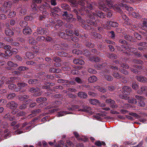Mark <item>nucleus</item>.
<instances>
[{"label":"nucleus","mask_w":147,"mask_h":147,"mask_svg":"<svg viewBox=\"0 0 147 147\" xmlns=\"http://www.w3.org/2000/svg\"><path fill=\"white\" fill-rule=\"evenodd\" d=\"M107 5L110 9L113 8L116 11L119 13L121 12V8L124 10H126L129 11H132L133 10L132 7H130L127 5L124 4L122 3H121L119 5L118 4H116L113 5L112 2L111 1H107V5L103 3H100L99 6V8L104 11L107 12V17H110L112 16V13L109 9L107 7Z\"/></svg>","instance_id":"f257e3e1"},{"label":"nucleus","mask_w":147,"mask_h":147,"mask_svg":"<svg viewBox=\"0 0 147 147\" xmlns=\"http://www.w3.org/2000/svg\"><path fill=\"white\" fill-rule=\"evenodd\" d=\"M11 82L9 84H10L9 86L8 87L9 89L11 90H14V91L15 92H18L19 91L20 89H22V87H26L27 86V84L25 83H18V87L16 88V85L13 84L11 83H13L15 82V78L14 77H11Z\"/></svg>","instance_id":"f03ea898"},{"label":"nucleus","mask_w":147,"mask_h":147,"mask_svg":"<svg viewBox=\"0 0 147 147\" xmlns=\"http://www.w3.org/2000/svg\"><path fill=\"white\" fill-rule=\"evenodd\" d=\"M62 103L60 101H56L54 103H51L52 105L51 106H49L46 107V109H50L51 108H55L54 109H51L49 111V113H51L54 112L55 111H57L59 110L60 109L59 108H57Z\"/></svg>","instance_id":"7ed1b4c3"},{"label":"nucleus","mask_w":147,"mask_h":147,"mask_svg":"<svg viewBox=\"0 0 147 147\" xmlns=\"http://www.w3.org/2000/svg\"><path fill=\"white\" fill-rule=\"evenodd\" d=\"M90 13V12L88 16L91 19H94L95 18V17H96L97 16L100 18H103L104 17V15L103 13L100 11H99L98 12L97 11H96V13Z\"/></svg>","instance_id":"20e7f679"},{"label":"nucleus","mask_w":147,"mask_h":147,"mask_svg":"<svg viewBox=\"0 0 147 147\" xmlns=\"http://www.w3.org/2000/svg\"><path fill=\"white\" fill-rule=\"evenodd\" d=\"M123 46L124 47V50H126L127 51H128L129 52H132L138 57H140L141 56V55L139 53L137 52V50L136 49L131 47L129 48L128 47V45H127V47L125 46H123Z\"/></svg>","instance_id":"39448f33"},{"label":"nucleus","mask_w":147,"mask_h":147,"mask_svg":"<svg viewBox=\"0 0 147 147\" xmlns=\"http://www.w3.org/2000/svg\"><path fill=\"white\" fill-rule=\"evenodd\" d=\"M11 3L9 1H5L4 2L3 5L4 9H2L0 7V11H2L5 13H6L7 10H9V9L11 7Z\"/></svg>","instance_id":"423d86ee"},{"label":"nucleus","mask_w":147,"mask_h":147,"mask_svg":"<svg viewBox=\"0 0 147 147\" xmlns=\"http://www.w3.org/2000/svg\"><path fill=\"white\" fill-rule=\"evenodd\" d=\"M123 95L127 96L129 95L130 93L131 89V88L128 86H125L123 87L122 88Z\"/></svg>","instance_id":"0eeeda50"},{"label":"nucleus","mask_w":147,"mask_h":147,"mask_svg":"<svg viewBox=\"0 0 147 147\" xmlns=\"http://www.w3.org/2000/svg\"><path fill=\"white\" fill-rule=\"evenodd\" d=\"M119 96L121 98L125 100H128V101L129 103H132L134 104H136L137 103V101L135 99H134L132 98L129 99V97L128 96L123 95L122 94H120L119 95Z\"/></svg>","instance_id":"6e6552de"},{"label":"nucleus","mask_w":147,"mask_h":147,"mask_svg":"<svg viewBox=\"0 0 147 147\" xmlns=\"http://www.w3.org/2000/svg\"><path fill=\"white\" fill-rule=\"evenodd\" d=\"M58 82L59 83H66V84H63V86L64 87H69V84L71 85H74L75 84V82L74 81H71L69 82H68L67 80H58Z\"/></svg>","instance_id":"1a4fd4ad"},{"label":"nucleus","mask_w":147,"mask_h":147,"mask_svg":"<svg viewBox=\"0 0 147 147\" xmlns=\"http://www.w3.org/2000/svg\"><path fill=\"white\" fill-rule=\"evenodd\" d=\"M0 79L1 78H0ZM11 78L8 79L4 77H2L1 78V80H0V87H1L2 85L4 82H5L7 84H8L11 82Z\"/></svg>","instance_id":"9d476101"},{"label":"nucleus","mask_w":147,"mask_h":147,"mask_svg":"<svg viewBox=\"0 0 147 147\" xmlns=\"http://www.w3.org/2000/svg\"><path fill=\"white\" fill-rule=\"evenodd\" d=\"M136 98L138 100L139 106L143 107L145 106V102L143 101L144 100V98L143 97L140 96H136Z\"/></svg>","instance_id":"9b49d317"},{"label":"nucleus","mask_w":147,"mask_h":147,"mask_svg":"<svg viewBox=\"0 0 147 147\" xmlns=\"http://www.w3.org/2000/svg\"><path fill=\"white\" fill-rule=\"evenodd\" d=\"M18 106V104L14 101L9 102L7 105V107H9L11 109H15Z\"/></svg>","instance_id":"f8f14e48"},{"label":"nucleus","mask_w":147,"mask_h":147,"mask_svg":"<svg viewBox=\"0 0 147 147\" xmlns=\"http://www.w3.org/2000/svg\"><path fill=\"white\" fill-rule=\"evenodd\" d=\"M113 76L114 77L117 79L121 78L122 81L124 83H125L127 82L126 80H124L125 77L122 76H121L118 72H114Z\"/></svg>","instance_id":"ddd939ff"},{"label":"nucleus","mask_w":147,"mask_h":147,"mask_svg":"<svg viewBox=\"0 0 147 147\" xmlns=\"http://www.w3.org/2000/svg\"><path fill=\"white\" fill-rule=\"evenodd\" d=\"M106 102L110 105L111 107L112 108H117V105H115V101L110 99H107L106 100Z\"/></svg>","instance_id":"4468645a"},{"label":"nucleus","mask_w":147,"mask_h":147,"mask_svg":"<svg viewBox=\"0 0 147 147\" xmlns=\"http://www.w3.org/2000/svg\"><path fill=\"white\" fill-rule=\"evenodd\" d=\"M63 16L64 18L67 22L70 21V20L73 17V16L72 14H68L67 11L64 12Z\"/></svg>","instance_id":"2eb2a0df"},{"label":"nucleus","mask_w":147,"mask_h":147,"mask_svg":"<svg viewBox=\"0 0 147 147\" xmlns=\"http://www.w3.org/2000/svg\"><path fill=\"white\" fill-rule=\"evenodd\" d=\"M37 32L39 34H45L46 35H47L48 34V30L46 29H43L41 28H38Z\"/></svg>","instance_id":"dca6fc26"},{"label":"nucleus","mask_w":147,"mask_h":147,"mask_svg":"<svg viewBox=\"0 0 147 147\" xmlns=\"http://www.w3.org/2000/svg\"><path fill=\"white\" fill-rule=\"evenodd\" d=\"M53 60L54 61L56 62V63H54V66L56 67H59L61 65V59L59 57H54L53 59Z\"/></svg>","instance_id":"f3484780"},{"label":"nucleus","mask_w":147,"mask_h":147,"mask_svg":"<svg viewBox=\"0 0 147 147\" xmlns=\"http://www.w3.org/2000/svg\"><path fill=\"white\" fill-rule=\"evenodd\" d=\"M38 17V15L36 14H32L31 16H28L25 17L24 20L26 21L31 20L33 18H37Z\"/></svg>","instance_id":"a211bd4d"},{"label":"nucleus","mask_w":147,"mask_h":147,"mask_svg":"<svg viewBox=\"0 0 147 147\" xmlns=\"http://www.w3.org/2000/svg\"><path fill=\"white\" fill-rule=\"evenodd\" d=\"M74 134L75 136V137L77 138L78 140H81L84 141V142H86L88 140L87 138L84 136L82 137V138H80L79 137V135L76 132H74Z\"/></svg>","instance_id":"6ab92c4d"},{"label":"nucleus","mask_w":147,"mask_h":147,"mask_svg":"<svg viewBox=\"0 0 147 147\" xmlns=\"http://www.w3.org/2000/svg\"><path fill=\"white\" fill-rule=\"evenodd\" d=\"M137 80L140 82L144 83L147 81V79L145 77L142 76H137L136 77Z\"/></svg>","instance_id":"aec40b11"},{"label":"nucleus","mask_w":147,"mask_h":147,"mask_svg":"<svg viewBox=\"0 0 147 147\" xmlns=\"http://www.w3.org/2000/svg\"><path fill=\"white\" fill-rule=\"evenodd\" d=\"M74 63L76 64L82 65L84 64V61L82 60L79 59H75L73 60Z\"/></svg>","instance_id":"412c9836"},{"label":"nucleus","mask_w":147,"mask_h":147,"mask_svg":"<svg viewBox=\"0 0 147 147\" xmlns=\"http://www.w3.org/2000/svg\"><path fill=\"white\" fill-rule=\"evenodd\" d=\"M107 24L109 25L110 26L114 27H117L119 25L117 22L110 21L107 22Z\"/></svg>","instance_id":"4be33fe9"},{"label":"nucleus","mask_w":147,"mask_h":147,"mask_svg":"<svg viewBox=\"0 0 147 147\" xmlns=\"http://www.w3.org/2000/svg\"><path fill=\"white\" fill-rule=\"evenodd\" d=\"M23 32L24 34H29L31 33L32 32V30L30 28H29L28 27H26L24 29Z\"/></svg>","instance_id":"5701e85b"},{"label":"nucleus","mask_w":147,"mask_h":147,"mask_svg":"<svg viewBox=\"0 0 147 147\" xmlns=\"http://www.w3.org/2000/svg\"><path fill=\"white\" fill-rule=\"evenodd\" d=\"M99 22L98 20H95V22L92 21H90L89 20H87L86 22L88 24H89L90 25H93L95 26H98V22Z\"/></svg>","instance_id":"b1692460"},{"label":"nucleus","mask_w":147,"mask_h":147,"mask_svg":"<svg viewBox=\"0 0 147 147\" xmlns=\"http://www.w3.org/2000/svg\"><path fill=\"white\" fill-rule=\"evenodd\" d=\"M69 147L67 146L66 144L65 145L64 144V142L63 141L61 140L59 142H58V144H56L55 146V147Z\"/></svg>","instance_id":"393cba45"},{"label":"nucleus","mask_w":147,"mask_h":147,"mask_svg":"<svg viewBox=\"0 0 147 147\" xmlns=\"http://www.w3.org/2000/svg\"><path fill=\"white\" fill-rule=\"evenodd\" d=\"M78 97L81 98H86L87 97V94L85 92H79L78 94Z\"/></svg>","instance_id":"a878e982"},{"label":"nucleus","mask_w":147,"mask_h":147,"mask_svg":"<svg viewBox=\"0 0 147 147\" xmlns=\"http://www.w3.org/2000/svg\"><path fill=\"white\" fill-rule=\"evenodd\" d=\"M5 33L7 35L9 36L12 35L13 34V32L12 30L8 28L5 29Z\"/></svg>","instance_id":"bb28decb"},{"label":"nucleus","mask_w":147,"mask_h":147,"mask_svg":"<svg viewBox=\"0 0 147 147\" xmlns=\"http://www.w3.org/2000/svg\"><path fill=\"white\" fill-rule=\"evenodd\" d=\"M122 17L123 19L125 20V23L127 25H130L129 23L130 20H128V17L125 14L122 15Z\"/></svg>","instance_id":"cd10ccee"},{"label":"nucleus","mask_w":147,"mask_h":147,"mask_svg":"<svg viewBox=\"0 0 147 147\" xmlns=\"http://www.w3.org/2000/svg\"><path fill=\"white\" fill-rule=\"evenodd\" d=\"M147 90V87L145 86H142L141 87V90H138V93L140 94H142L145 91Z\"/></svg>","instance_id":"c85d7f7f"},{"label":"nucleus","mask_w":147,"mask_h":147,"mask_svg":"<svg viewBox=\"0 0 147 147\" xmlns=\"http://www.w3.org/2000/svg\"><path fill=\"white\" fill-rule=\"evenodd\" d=\"M97 80V77L94 76H90L88 79V81L91 83L96 82Z\"/></svg>","instance_id":"c756f323"},{"label":"nucleus","mask_w":147,"mask_h":147,"mask_svg":"<svg viewBox=\"0 0 147 147\" xmlns=\"http://www.w3.org/2000/svg\"><path fill=\"white\" fill-rule=\"evenodd\" d=\"M41 110L40 109H35L33 110V111L32 112V113L30 114L29 116L30 117H34L36 116L37 113H38Z\"/></svg>","instance_id":"7c9ffc66"},{"label":"nucleus","mask_w":147,"mask_h":147,"mask_svg":"<svg viewBox=\"0 0 147 147\" xmlns=\"http://www.w3.org/2000/svg\"><path fill=\"white\" fill-rule=\"evenodd\" d=\"M95 90L96 89H98V91L103 92H105L106 91V90L105 88H104L102 87H100L99 86H96L94 87Z\"/></svg>","instance_id":"2f4dec72"},{"label":"nucleus","mask_w":147,"mask_h":147,"mask_svg":"<svg viewBox=\"0 0 147 147\" xmlns=\"http://www.w3.org/2000/svg\"><path fill=\"white\" fill-rule=\"evenodd\" d=\"M28 41L29 43L32 45H36L37 43V42L32 37L29 38Z\"/></svg>","instance_id":"473e14b6"},{"label":"nucleus","mask_w":147,"mask_h":147,"mask_svg":"<svg viewBox=\"0 0 147 147\" xmlns=\"http://www.w3.org/2000/svg\"><path fill=\"white\" fill-rule=\"evenodd\" d=\"M29 98V96L27 95H19V99L20 100L22 101L24 99H28Z\"/></svg>","instance_id":"72a5a7b5"},{"label":"nucleus","mask_w":147,"mask_h":147,"mask_svg":"<svg viewBox=\"0 0 147 147\" xmlns=\"http://www.w3.org/2000/svg\"><path fill=\"white\" fill-rule=\"evenodd\" d=\"M26 56L28 58L31 59L34 57V55L32 53L27 52L26 53Z\"/></svg>","instance_id":"f704fd0d"},{"label":"nucleus","mask_w":147,"mask_h":147,"mask_svg":"<svg viewBox=\"0 0 147 147\" xmlns=\"http://www.w3.org/2000/svg\"><path fill=\"white\" fill-rule=\"evenodd\" d=\"M28 82L30 84H36L38 83V81L36 79H30L28 81Z\"/></svg>","instance_id":"c9c22d12"},{"label":"nucleus","mask_w":147,"mask_h":147,"mask_svg":"<svg viewBox=\"0 0 147 147\" xmlns=\"http://www.w3.org/2000/svg\"><path fill=\"white\" fill-rule=\"evenodd\" d=\"M131 15L134 18H141L140 16L138 14L136 13L135 12H133L131 13H130V15Z\"/></svg>","instance_id":"e433bc0d"},{"label":"nucleus","mask_w":147,"mask_h":147,"mask_svg":"<svg viewBox=\"0 0 147 147\" xmlns=\"http://www.w3.org/2000/svg\"><path fill=\"white\" fill-rule=\"evenodd\" d=\"M89 101L90 103L94 105H95L99 103V101L96 99H90Z\"/></svg>","instance_id":"4c0bfd02"},{"label":"nucleus","mask_w":147,"mask_h":147,"mask_svg":"<svg viewBox=\"0 0 147 147\" xmlns=\"http://www.w3.org/2000/svg\"><path fill=\"white\" fill-rule=\"evenodd\" d=\"M7 65L10 67H16L18 66V64L16 63H14L11 61H9L7 62Z\"/></svg>","instance_id":"58836bf2"},{"label":"nucleus","mask_w":147,"mask_h":147,"mask_svg":"<svg viewBox=\"0 0 147 147\" xmlns=\"http://www.w3.org/2000/svg\"><path fill=\"white\" fill-rule=\"evenodd\" d=\"M47 100L46 98L45 97H40L36 99V102L38 103H40L42 102L45 101Z\"/></svg>","instance_id":"ea45409f"},{"label":"nucleus","mask_w":147,"mask_h":147,"mask_svg":"<svg viewBox=\"0 0 147 147\" xmlns=\"http://www.w3.org/2000/svg\"><path fill=\"white\" fill-rule=\"evenodd\" d=\"M95 144L96 146H101L102 145H105V142H101L99 141H96L95 142Z\"/></svg>","instance_id":"a19ab883"},{"label":"nucleus","mask_w":147,"mask_h":147,"mask_svg":"<svg viewBox=\"0 0 147 147\" xmlns=\"http://www.w3.org/2000/svg\"><path fill=\"white\" fill-rule=\"evenodd\" d=\"M105 65V63L103 64L102 65L100 64H99V65L98 66V67L100 68H101L103 69L102 70L103 71H104L107 73L109 72L107 70V69H105V70H104V66Z\"/></svg>","instance_id":"79ce46f5"},{"label":"nucleus","mask_w":147,"mask_h":147,"mask_svg":"<svg viewBox=\"0 0 147 147\" xmlns=\"http://www.w3.org/2000/svg\"><path fill=\"white\" fill-rule=\"evenodd\" d=\"M79 107L78 105H73L71 107H68L67 109L69 111H73L75 109H78Z\"/></svg>","instance_id":"37998d69"},{"label":"nucleus","mask_w":147,"mask_h":147,"mask_svg":"<svg viewBox=\"0 0 147 147\" xmlns=\"http://www.w3.org/2000/svg\"><path fill=\"white\" fill-rule=\"evenodd\" d=\"M66 114L67 113H66V112L62 111L58 112L57 115V117H59L63 116L66 115Z\"/></svg>","instance_id":"c03bdc74"},{"label":"nucleus","mask_w":147,"mask_h":147,"mask_svg":"<svg viewBox=\"0 0 147 147\" xmlns=\"http://www.w3.org/2000/svg\"><path fill=\"white\" fill-rule=\"evenodd\" d=\"M90 60L92 61L98 62L99 61L100 59L98 57H90Z\"/></svg>","instance_id":"a18cd8bd"},{"label":"nucleus","mask_w":147,"mask_h":147,"mask_svg":"<svg viewBox=\"0 0 147 147\" xmlns=\"http://www.w3.org/2000/svg\"><path fill=\"white\" fill-rule=\"evenodd\" d=\"M104 76L105 79L108 81H111L113 79V78L111 76L108 74H105Z\"/></svg>","instance_id":"49530a36"},{"label":"nucleus","mask_w":147,"mask_h":147,"mask_svg":"<svg viewBox=\"0 0 147 147\" xmlns=\"http://www.w3.org/2000/svg\"><path fill=\"white\" fill-rule=\"evenodd\" d=\"M39 90V89L38 88H32L30 90V91L31 92H38Z\"/></svg>","instance_id":"de8ad7c7"},{"label":"nucleus","mask_w":147,"mask_h":147,"mask_svg":"<svg viewBox=\"0 0 147 147\" xmlns=\"http://www.w3.org/2000/svg\"><path fill=\"white\" fill-rule=\"evenodd\" d=\"M93 35L94 36L93 38H100L102 37L101 35L96 32L94 33L93 34Z\"/></svg>","instance_id":"09e8293b"},{"label":"nucleus","mask_w":147,"mask_h":147,"mask_svg":"<svg viewBox=\"0 0 147 147\" xmlns=\"http://www.w3.org/2000/svg\"><path fill=\"white\" fill-rule=\"evenodd\" d=\"M20 24L22 27H25L27 25V23L25 21H21Z\"/></svg>","instance_id":"8fccbe9b"},{"label":"nucleus","mask_w":147,"mask_h":147,"mask_svg":"<svg viewBox=\"0 0 147 147\" xmlns=\"http://www.w3.org/2000/svg\"><path fill=\"white\" fill-rule=\"evenodd\" d=\"M16 15V13L14 11H12L10 12L8 15V16L9 18H12L14 17Z\"/></svg>","instance_id":"3c124183"},{"label":"nucleus","mask_w":147,"mask_h":147,"mask_svg":"<svg viewBox=\"0 0 147 147\" xmlns=\"http://www.w3.org/2000/svg\"><path fill=\"white\" fill-rule=\"evenodd\" d=\"M16 96V94L14 93H12L9 94L7 96V98L8 99H13Z\"/></svg>","instance_id":"603ef678"},{"label":"nucleus","mask_w":147,"mask_h":147,"mask_svg":"<svg viewBox=\"0 0 147 147\" xmlns=\"http://www.w3.org/2000/svg\"><path fill=\"white\" fill-rule=\"evenodd\" d=\"M5 118H8L11 121L13 120V118L12 117L10 116L9 114L8 113L4 117Z\"/></svg>","instance_id":"864d4df0"},{"label":"nucleus","mask_w":147,"mask_h":147,"mask_svg":"<svg viewBox=\"0 0 147 147\" xmlns=\"http://www.w3.org/2000/svg\"><path fill=\"white\" fill-rule=\"evenodd\" d=\"M119 42L121 43H122L123 44H124V45H122L121 47L122 48H124V47L123 46H123H125V47H127V45H128L127 44V42L125 40H119Z\"/></svg>","instance_id":"5fc2aeb1"},{"label":"nucleus","mask_w":147,"mask_h":147,"mask_svg":"<svg viewBox=\"0 0 147 147\" xmlns=\"http://www.w3.org/2000/svg\"><path fill=\"white\" fill-rule=\"evenodd\" d=\"M129 114L130 115L137 118H138L140 117L139 116L135 113H129Z\"/></svg>","instance_id":"6e6d98bb"},{"label":"nucleus","mask_w":147,"mask_h":147,"mask_svg":"<svg viewBox=\"0 0 147 147\" xmlns=\"http://www.w3.org/2000/svg\"><path fill=\"white\" fill-rule=\"evenodd\" d=\"M5 53L7 55L9 56H10L12 55V52L10 49L5 51Z\"/></svg>","instance_id":"4d7b16f0"},{"label":"nucleus","mask_w":147,"mask_h":147,"mask_svg":"<svg viewBox=\"0 0 147 147\" xmlns=\"http://www.w3.org/2000/svg\"><path fill=\"white\" fill-rule=\"evenodd\" d=\"M88 71L89 73L94 74H96L97 72V71L96 70L92 68H89L88 69Z\"/></svg>","instance_id":"13d9d810"},{"label":"nucleus","mask_w":147,"mask_h":147,"mask_svg":"<svg viewBox=\"0 0 147 147\" xmlns=\"http://www.w3.org/2000/svg\"><path fill=\"white\" fill-rule=\"evenodd\" d=\"M75 80L79 84H82V81L81 79L78 77L75 78Z\"/></svg>","instance_id":"bf43d9fd"},{"label":"nucleus","mask_w":147,"mask_h":147,"mask_svg":"<svg viewBox=\"0 0 147 147\" xmlns=\"http://www.w3.org/2000/svg\"><path fill=\"white\" fill-rule=\"evenodd\" d=\"M45 39V37L42 36H41L40 37H38L36 38V40L38 41H42L44 40Z\"/></svg>","instance_id":"052dcab7"},{"label":"nucleus","mask_w":147,"mask_h":147,"mask_svg":"<svg viewBox=\"0 0 147 147\" xmlns=\"http://www.w3.org/2000/svg\"><path fill=\"white\" fill-rule=\"evenodd\" d=\"M101 26L102 27L106 29H109L110 28V26L107 23L106 25L102 24Z\"/></svg>","instance_id":"680f3d73"},{"label":"nucleus","mask_w":147,"mask_h":147,"mask_svg":"<svg viewBox=\"0 0 147 147\" xmlns=\"http://www.w3.org/2000/svg\"><path fill=\"white\" fill-rule=\"evenodd\" d=\"M7 103L6 100L3 99L0 100V105H5Z\"/></svg>","instance_id":"e2e57ef3"},{"label":"nucleus","mask_w":147,"mask_h":147,"mask_svg":"<svg viewBox=\"0 0 147 147\" xmlns=\"http://www.w3.org/2000/svg\"><path fill=\"white\" fill-rule=\"evenodd\" d=\"M31 7L32 11H35L37 8V6L36 4H34L31 5Z\"/></svg>","instance_id":"0e129e2a"},{"label":"nucleus","mask_w":147,"mask_h":147,"mask_svg":"<svg viewBox=\"0 0 147 147\" xmlns=\"http://www.w3.org/2000/svg\"><path fill=\"white\" fill-rule=\"evenodd\" d=\"M86 45L88 47H94V45L90 42H86Z\"/></svg>","instance_id":"69168bd1"},{"label":"nucleus","mask_w":147,"mask_h":147,"mask_svg":"<svg viewBox=\"0 0 147 147\" xmlns=\"http://www.w3.org/2000/svg\"><path fill=\"white\" fill-rule=\"evenodd\" d=\"M102 114H96V115L94 116V117L96 119L98 120H100L101 119L100 116L102 115Z\"/></svg>","instance_id":"338daca9"},{"label":"nucleus","mask_w":147,"mask_h":147,"mask_svg":"<svg viewBox=\"0 0 147 147\" xmlns=\"http://www.w3.org/2000/svg\"><path fill=\"white\" fill-rule=\"evenodd\" d=\"M72 53H75L77 55H78L81 53V51L77 49H74L72 51Z\"/></svg>","instance_id":"774afa93"}]
</instances>
